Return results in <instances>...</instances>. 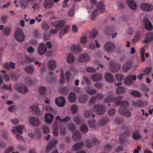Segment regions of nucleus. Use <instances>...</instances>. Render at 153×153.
I'll list each match as a JSON object with an SVG mask.
<instances>
[{
	"label": "nucleus",
	"instance_id": "1",
	"mask_svg": "<svg viewBox=\"0 0 153 153\" xmlns=\"http://www.w3.org/2000/svg\"><path fill=\"white\" fill-rule=\"evenodd\" d=\"M123 97L118 96L115 98L114 96H109L105 99L104 102L105 103L114 101L117 105H121V107L119 109V113L122 115L126 117H129L131 115L130 111L127 109L128 107V103L127 101H122Z\"/></svg>",
	"mask_w": 153,
	"mask_h": 153
},
{
	"label": "nucleus",
	"instance_id": "2",
	"mask_svg": "<svg viewBox=\"0 0 153 153\" xmlns=\"http://www.w3.org/2000/svg\"><path fill=\"white\" fill-rule=\"evenodd\" d=\"M65 21L64 20H59L55 22L53 24L55 28L58 30L62 29L59 33V36L62 38V36L66 33L70 29V27L68 25H66Z\"/></svg>",
	"mask_w": 153,
	"mask_h": 153
},
{
	"label": "nucleus",
	"instance_id": "3",
	"mask_svg": "<svg viewBox=\"0 0 153 153\" xmlns=\"http://www.w3.org/2000/svg\"><path fill=\"white\" fill-rule=\"evenodd\" d=\"M105 10V5L102 1H99L97 5V9L94 10L92 13L91 19L94 20L95 18L99 14V13H102Z\"/></svg>",
	"mask_w": 153,
	"mask_h": 153
},
{
	"label": "nucleus",
	"instance_id": "4",
	"mask_svg": "<svg viewBox=\"0 0 153 153\" xmlns=\"http://www.w3.org/2000/svg\"><path fill=\"white\" fill-rule=\"evenodd\" d=\"M14 35L15 39L20 42H23L25 38V36L20 28H18L16 29Z\"/></svg>",
	"mask_w": 153,
	"mask_h": 153
},
{
	"label": "nucleus",
	"instance_id": "5",
	"mask_svg": "<svg viewBox=\"0 0 153 153\" xmlns=\"http://www.w3.org/2000/svg\"><path fill=\"white\" fill-rule=\"evenodd\" d=\"M141 9L146 12H150L153 10V5L146 3H142L140 5Z\"/></svg>",
	"mask_w": 153,
	"mask_h": 153
},
{
	"label": "nucleus",
	"instance_id": "6",
	"mask_svg": "<svg viewBox=\"0 0 153 153\" xmlns=\"http://www.w3.org/2000/svg\"><path fill=\"white\" fill-rule=\"evenodd\" d=\"M110 71L113 72H116L120 68L121 66L120 64L116 63L113 61L111 62Z\"/></svg>",
	"mask_w": 153,
	"mask_h": 153
},
{
	"label": "nucleus",
	"instance_id": "7",
	"mask_svg": "<svg viewBox=\"0 0 153 153\" xmlns=\"http://www.w3.org/2000/svg\"><path fill=\"white\" fill-rule=\"evenodd\" d=\"M94 110L96 111L97 114H102L105 111V108L102 105L96 104L94 106Z\"/></svg>",
	"mask_w": 153,
	"mask_h": 153
},
{
	"label": "nucleus",
	"instance_id": "8",
	"mask_svg": "<svg viewBox=\"0 0 153 153\" xmlns=\"http://www.w3.org/2000/svg\"><path fill=\"white\" fill-rule=\"evenodd\" d=\"M144 23L145 27L146 29L149 30H152L153 26L151 23L148 19L147 17L145 16L143 20Z\"/></svg>",
	"mask_w": 153,
	"mask_h": 153
},
{
	"label": "nucleus",
	"instance_id": "9",
	"mask_svg": "<svg viewBox=\"0 0 153 153\" xmlns=\"http://www.w3.org/2000/svg\"><path fill=\"white\" fill-rule=\"evenodd\" d=\"M114 45L111 42H107L104 46L105 50L108 53L112 52L114 49Z\"/></svg>",
	"mask_w": 153,
	"mask_h": 153
},
{
	"label": "nucleus",
	"instance_id": "10",
	"mask_svg": "<svg viewBox=\"0 0 153 153\" xmlns=\"http://www.w3.org/2000/svg\"><path fill=\"white\" fill-rule=\"evenodd\" d=\"M15 88L18 92L22 94H26L28 92V88L24 85H21L20 86H16Z\"/></svg>",
	"mask_w": 153,
	"mask_h": 153
},
{
	"label": "nucleus",
	"instance_id": "11",
	"mask_svg": "<svg viewBox=\"0 0 153 153\" xmlns=\"http://www.w3.org/2000/svg\"><path fill=\"white\" fill-rule=\"evenodd\" d=\"M135 81L136 79V76L135 75H129L128 76L125 80V83L126 85H130L132 84V80Z\"/></svg>",
	"mask_w": 153,
	"mask_h": 153
},
{
	"label": "nucleus",
	"instance_id": "12",
	"mask_svg": "<svg viewBox=\"0 0 153 153\" xmlns=\"http://www.w3.org/2000/svg\"><path fill=\"white\" fill-rule=\"evenodd\" d=\"M47 48L45 45L41 43L39 46L37 51L38 53L40 55H43L46 51Z\"/></svg>",
	"mask_w": 153,
	"mask_h": 153
},
{
	"label": "nucleus",
	"instance_id": "13",
	"mask_svg": "<svg viewBox=\"0 0 153 153\" xmlns=\"http://www.w3.org/2000/svg\"><path fill=\"white\" fill-rule=\"evenodd\" d=\"M59 100L58 98H56L55 100L56 104L59 107L63 106L65 103V101L63 97H59Z\"/></svg>",
	"mask_w": 153,
	"mask_h": 153
},
{
	"label": "nucleus",
	"instance_id": "14",
	"mask_svg": "<svg viewBox=\"0 0 153 153\" xmlns=\"http://www.w3.org/2000/svg\"><path fill=\"white\" fill-rule=\"evenodd\" d=\"M30 124L33 126H36L39 125L40 122L39 119L35 117H30L29 119Z\"/></svg>",
	"mask_w": 153,
	"mask_h": 153
},
{
	"label": "nucleus",
	"instance_id": "15",
	"mask_svg": "<svg viewBox=\"0 0 153 153\" xmlns=\"http://www.w3.org/2000/svg\"><path fill=\"white\" fill-rule=\"evenodd\" d=\"M44 118L46 123L50 124L53 121V117L52 114L48 113L45 114Z\"/></svg>",
	"mask_w": 153,
	"mask_h": 153
},
{
	"label": "nucleus",
	"instance_id": "16",
	"mask_svg": "<svg viewBox=\"0 0 153 153\" xmlns=\"http://www.w3.org/2000/svg\"><path fill=\"white\" fill-rule=\"evenodd\" d=\"M147 103L145 102H143L141 100H137L136 101L133 102L132 105L135 107H142L146 105Z\"/></svg>",
	"mask_w": 153,
	"mask_h": 153
},
{
	"label": "nucleus",
	"instance_id": "17",
	"mask_svg": "<svg viewBox=\"0 0 153 153\" xmlns=\"http://www.w3.org/2000/svg\"><path fill=\"white\" fill-rule=\"evenodd\" d=\"M24 128L23 125H18L14 127L12 130L13 134H15L16 132L17 133L22 134V131Z\"/></svg>",
	"mask_w": 153,
	"mask_h": 153
},
{
	"label": "nucleus",
	"instance_id": "18",
	"mask_svg": "<svg viewBox=\"0 0 153 153\" xmlns=\"http://www.w3.org/2000/svg\"><path fill=\"white\" fill-rule=\"evenodd\" d=\"M102 77V76L99 73H96L92 74L90 76L91 79L94 81H97L100 80Z\"/></svg>",
	"mask_w": 153,
	"mask_h": 153
},
{
	"label": "nucleus",
	"instance_id": "19",
	"mask_svg": "<svg viewBox=\"0 0 153 153\" xmlns=\"http://www.w3.org/2000/svg\"><path fill=\"white\" fill-rule=\"evenodd\" d=\"M115 29L112 26H107L104 29L103 32L106 34L110 35L111 34L115 31Z\"/></svg>",
	"mask_w": 153,
	"mask_h": 153
},
{
	"label": "nucleus",
	"instance_id": "20",
	"mask_svg": "<svg viewBox=\"0 0 153 153\" xmlns=\"http://www.w3.org/2000/svg\"><path fill=\"white\" fill-rule=\"evenodd\" d=\"M72 138L73 140L76 142L79 140L81 138V133L79 131L76 130L74 131L73 134Z\"/></svg>",
	"mask_w": 153,
	"mask_h": 153
},
{
	"label": "nucleus",
	"instance_id": "21",
	"mask_svg": "<svg viewBox=\"0 0 153 153\" xmlns=\"http://www.w3.org/2000/svg\"><path fill=\"white\" fill-rule=\"evenodd\" d=\"M127 3L129 7L133 10H135L137 5L134 0H127Z\"/></svg>",
	"mask_w": 153,
	"mask_h": 153
},
{
	"label": "nucleus",
	"instance_id": "22",
	"mask_svg": "<svg viewBox=\"0 0 153 153\" xmlns=\"http://www.w3.org/2000/svg\"><path fill=\"white\" fill-rule=\"evenodd\" d=\"M57 143V142L56 140H54L50 142L46 147V152H48L51 149H53L55 147Z\"/></svg>",
	"mask_w": 153,
	"mask_h": 153
},
{
	"label": "nucleus",
	"instance_id": "23",
	"mask_svg": "<svg viewBox=\"0 0 153 153\" xmlns=\"http://www.w3.org/2000/svg\"><path fill=\"white\" fill-rule=\"evenodd\" d=\"M153 39V33L149 32L147 33L145 36V39L143 42L144 43H147Z\"/></svg>",
	"mask_w": 153,
	"mask_h": 153
},
{
	"label": "nucleus",
	"instance_id": "24",
	"mask_svg": "<svg viewBox=\"0 0 153 153\" xmlns=\"http://www.w3.org/2000/svg\"><path fill=\"white\" fill-rule=\"evenodd\" d=\"M89 59L88 55L86 53L81 54L79 57V61L85 62L88 61Z\"/></svg>",
	"mask_w": 153,
	"mask_h": 153
},
{
	"label": "nucleus",
	"instance_id": "25",
	"mask_svg": "<svg viewBox=\"0 0 153 153\" xmlns=\"http://www.w3.org/2000/svg\"><path fill=\"white\" fill-rule=\"evenodd\" d=\"M132 64L130 61L126 62L125 64L123 65V71L124 72L127 71L130 69L131 67Z\"/></svg>",
	"mask_w": 153,
	"mask_h": 153
},
{
	"label": "nucleus",
	"instance_id": "26",
	"mask_svg": "<svg viewBox=\"0 0 153 153\" xmlns=\"http://www.w3.org/2000/svg\"><path fill=\"white\" fill-rule=\"evenodd\" d=\"M56 62L54 60H51L48 63V68L49 70H52L56 67Z\"/></svg>",
	"mask_w": 153,
	"mask_h": 153
},
{
	"label": "nucleus",
	"instance_id": "27",
	"mask_svg": "<svg viewBox=\"0 0 153 153\" xmlns=\"http://www.w3.org/2000/svg\"><path fill=\"white\" fill-rule=\"evenodd\" d=\"M44 5L45 8H50L53 6V3L51 0H45L44 3Z\"/></svg>",
	"mask_w": 153,
	"mask_h": 153
},
{
	"label": "nucleus",
	"instance_id": "28",
	"mask_svg": "<svg viewBox=\"0 0 153 153\" xmlns=\"http://www.w3.org/2000/svg\"><path fill=\"white\" fill-rule=\"evenodd\" d=\"M68 99L69 101L71 102H73L76 100V95L75 93L71 92L69 94Z\"/></svg>",
	"mask_w": 153,
	"mask_h": 153
},
{
	"label": "nucleus",
	"instance_id": "29",
	"mask_svg": "<svg viewBox=\"0 0 153 153\" xmlns=\"http://www.w3.org/2000/svg\"><path fill=\"white\" fill-rule=\"evenodd\" d=\"M79 102L81 103L85 102L88 99V96L86 94L80 95L78 98Z\"/></svg>",
	"mask_w": 153,
	"mask_h": 153
},
{
	"label": "nucleus",
	"instance_id": "30",
	"mask_svg": "<svg viewBox=\"0 0 153 153\" xmlns=\"http://www.w3.org/2000/svg\"><path fill=\"white\" fill-rule=\"evenodd\" d=\"M105 80L109 82H112L114 81V78L111 74L107 73L105 74Z\"/></svg>",
	"mask_w": 153,
	"mask_h": 153
},
{
	"label": "nucleus",
	"instance_id": "31",
	"mask_svg": "<svg viewBox=\"0 0 153 153\" xmlns=\"http://www.w3.org/2000/svg\"><path fill=\"white\" fill-rule=\"evenodd\" d=\"M140 132L139 130H137L133 133L132 137L134 139L138 140L141 138L142 136L140 134Z\"/></svg>",
	"mask_w": 153,
	"mask_h": 153
},
{
	"label": "nucleus",
	"instance_id": "32",
	"mask_svg": "<svg viewBox=\"0 0 153 153\" xmlns=\"http://www.w3.org/2000/svg\"><path fill=\"white\" fill-rule=\"evenodd\" d=\"M71 50L72 51H78L80 52L82 51L80 48V45L79 44L78 45H73L71 47Z\"/></svg>",
	"mask_w": 153,
	"mask_h": 153
},
{
	"label": "nucleus",
	"instance_id": "33",
	"mask_svg": "<svg viewBox=\"0 0 153 153\" xmlns=\"http://www.w3.org/2000/svg\"><path fill=\"white\" fill-rule=\"evenodd\" d=\"M83 145L82 142L78 143L75 144L73 147V150L76 151L79 149Z\"/></svg>",
	"mask_w": 153,
	"mask_h": 153
},
{
	"label": "nucleus",
	"instance_id": "34",
	"mask_svg": "<svg viewBox=\"0 0 153 153\" xmlns=\"http://www.w3.org/2000/svg\"><path fill=\"white\" fill-rule=\"evenodd\" d=\"M83 120V119L81 117L76 116L74 118V121L75 123L78 125H80Z\"/></svg>",
	"mask_w": 153,
	"mask_h": 153
},
{
	"label": "nucleus",
	"instance_id": "35",
	"mask_svg": "<svg viewBox=\"0 0 153 153\" xmlns=\"http://www.w3.org/2000/svg\"><path fill=\"white\" fill-rule=\"evenodd\" d=\"M108 119L106 117H104L100 120L99 123V125L103 126L106 124L108 122Z\"/></svg>",
	"mask_w": 153,
	"mask_h": 153
},
{
	"label": "nucleus",
	"instance_id": "36",
	"mask_svg": "<svg viewBox=\"0 0 153 153\" xmlns=\"http://www.w3.org/2000/svg\"><path fill=\"white\" fill-rule=\"evenodd\" d=\"M67 62L69 63L74 62V58L73 55L72 54H69L67 56Z\"/></svg>",
	"mask_w": 153,
	"mask_h": 153
},
{
	"label": "nucleus",
	"instance_id": "37",
	"mask_svg": "<svg viewBox=\"0 0 153 153\" xmlns=\"http://www.w3.org/2000/svg\"><path fill=\"white\" fill-rule=\"evenodd\" d=\"M152 70V68L151 67H147L144 68L143 70V72L145 74V75H146L148 76Z\"/></svg>",
	"mask_w": 153,
	"mask_h": 153
},
{
	"label": "nucleus",
	"instance_id": "38",
	"mask_svg": "<svg viewBox=\"0 0 153 153\" xmlns=\"http://www.w3.org/2000/svg\"><path fill=\"white\" fill-rule=\"evenodd\" d=\"M25 70L27 73L30 74H32L34 71V69L32 66H28L26 67Z\"/></svg>",
	"mask_w": 153,
	"mask_h": 153
},
{
	"label": "nucleus",
	"instance_id": "39",
	"mask_svg": "<svg viewBox=\"0 0 153 153\" xmlns=\"http://www.w3.org/2000/svg\"><path fill=\"white\" fill-rule=\"evenodd\" d=\"M141 38V34L139 32H137L133 39L134 42H137L140 40Z\"/></svg>",
	"mask_w": 153,
	"mask_h": 153
},
{
	"label": "nucleus",
	"instance_id": "40",
	"mask_svg": "<svg viewBox=\"0 0 153 153\" xmlns=\"http://www.w3.org/2000/svg\"><path fill=\"white\" fill-rule=\"evenodd\" d=\"M98 32L95 30L94 29L91 32L90 36V39L94 38L97 35Z\"/></svg>",
	"mask_w": 153,
	"mask_h": 153
},
{
	"label": "nucleus",
	"instance_id": "41",
	"mask_svg": "<svg viewBox=\"0 0 153 153\" xmlns=\"http://www.w3.org/2000/svg\"><path fill=\"white\" fill-rule=\"evenodd\" d=\"M30 108L33 111L35 112H39V110L38 107V105H33L30 107Z\"/></svg>",
	"mask_w": 153,
	"mask_h": 153
},
{
	"label": "nucleus",
	"instance_id": "42",
	"mask_svg": "<svg viewBox=\"0 0 153 153\" xmlns=\"http://www.w3.org/2000/svg\"><path fill=\"white\" fill-rule=\"evenodd\" d=\"M42 28L44 30H47L49 29V26L47 22L43 21L42 25Z\"/></svg>",
	"mask_w": 153,
	"mask_h": 153
},
{
	"label": "nucleus",
	"instance_id": "43",
	"mask_svg": "<svg viewBox=\"0 0 153 153\" xmlns=\"http://www.w3.org/2000/svg\"><path fill=\"white\" fill-rule=\"evenodd\" d=\"M131 91L129 92V93L132 95L137 97H141L140 94L137 91H131L130 90H129V91Z\"/></svg>",
	"mask_w": 153,
	"mask_h": 153
},
{
	"label": "nucleus",
	"instance_id": "44",
	"mask_svg": "<svg viewBox=\"0 0 153 153\" xmlns=\"http://www.w3.org/2000/svg\"><path fill=\"white\" fill-rule=\"evenodd\" d=\"M125 91L124 87L121 86H119L117 88L116 93L117 94H119L124 93Z\"/></svg>",
	"mask_w": 153,
	"mask_h": 153
},
{
	"label": "nucleus",
	"instance_id": "45",
	"mask_svg": "<svg viewBox=\"0 0 153 153\" xmlns=\"http://www.w3.org/2000/svg\"><path fill=\"white\" fill-rule=\"evenodd\" d=\"M60 91L62 94L66 95L68 93V88L67 87H64L60 89Z\"/></svg>",
	"mask_w": 153,
	"mask_h": 153
},
{
	"label": "nucleus",
	"instance_id": "46",
	"mask_svg": "<svg viewBox=\"0 0 153 153\" xmlns=\"http://www.w3.org/2000/svg\"><path fill=\"white\" fill-rule=\"evenodd\" d=\"M80 130L82 133H85L88 131V128L86 125H83L81 127Z\"/></svg>",
	"mask_w": 153,
	"mask_h": 153
},
{
	"label": "nucleus",
	"instance_id": "47",
	"mask_svg": "<svg viewBox=\"0 0 153 153\" xmlns=\"http://www.w3.org/2000/svg\"><path fill=\"white\" fill-rule=\"evenodd\" d=\"M77 107L75 105H73L71 106V111L73 114H75L77 112Z\"/></svg>",
	"mask_w": 153,
	"mask_h": 153
},
{
	"label": "nucleus",
	"instance_id": "48",
	"mask_svg": "<svg viewBox=\"0 0 153 153\" xmlns=\"http://www.w3.org/2000/svg\"><path fill=\"white\" fill-rule=\"evenodd\" d=\"M75 14V10L74 7H72L69 10L68 13V15L69 16H74Z\"/></svg>",
	"mask_w": 153,
	"mask_h": 153
},
{
	"label": "nucleus",
	"instance_id": "49",
	"mask_svg": "<svg viewBox=\"0 0 153 153\" xmlns=\"http://www.w3.org/2000/svg\"><path fill=\"white\" fill-rule=\"evenodd\" d=\"M87 93L90 95H94L95 94L97 91L94 89H88L86 90Z\"/></svg>",
	"mask_w": 153,
	"mask_h": 153
},
{
	"label": "nucleus",
	"instance_id": "50",
	"mask_svg": "<svg viewBox=\"0 0 153 153\" xmlns=\"http://www.w3.org/2000/svg\"><path fill=\"white\" fill-rule=\"evenodd\" d=\"M60 83L62 84L64 82V76L63 71H62L60 74V79L59 80Z\"/></svg>",
	"mask_w": 153,
	"mask_h": 153
},
{
	"label": "nucleus",
	"instance_id": "51",
	"mask_svg": "<svg viewBox=\"0 0 153 153\" xmlns=\"http://www.w3.org/2000/svg\"><path fill=\"white\" fill-rule=\"evenodd\" d=\"M25 59L29 63L33 62L35 60L34 58L30 57L27 56H25Z\"/></svg>",
	"mask_w": 153,
	"mask_h": 153
},
{
	"label": "nucleus",
	"instance_id": "52",
	"mask_svg": "<svg viewBox=\"0 0 153 153\" xmlns=\"http://www.w3.org/2000/svg\"><path fill=\"white\" fill-rule=\"evenodd\" d=\"M135 30V28L134 27H129L127 30V33L130 35L132 34Z\"/></svg>",
	"mask_w": 153,
	"mask_h": 153
},
{
	"label": "nucleus",
	"instance_id": "53",
	"mask_svg": "<svg viewBox=\"0 0 153 153\" xmlns=\"http://www.w3.org/2000/svg\"><path fill=\"white\" fill-rule=\"evenodd\" d=\"M114 123H115L120 124L123 122V119L121 118L117 117L114 120Z\"/></svg>",
	"mask_w": 153,
	"mask_h": 153
},
{
	"label": "nucleus",
	"instance_id": "54",
	"mask_svg": "<svg viewBox=\"0 0 153 153\" xmlns=\"http://www.w3.org/2000/svg\"><path fill=\"white\" fill-rule=\"evenodd\" d=\"M46 88L43 86L41 87L39 89L40 94H44L46 92Z\"/></svg>",
	"mask_w": 153,
	"mask_h": 153
},
{
	"label": "nucleus",
	"instance_id": "55",
	"mask_svg": "<svg viewBox=\"0 0 153 153\" xmlns=\"http://www.w3.org/2000/svg\"><path fill=\"white\" fill-rule=\"evenodd\" d=\"M92 114V111L90 110H87L84 113V116L85 117L88 118L90 117Z\"/></svg>",
	"mask_w": 153,
	"mask_h": 153
},
{
	"label": "nucleus",
	"instance_id": "56",
	"mask_svg": "<svg viewBox=\"0 0 153 153\" xmlns=\"http://www.w3.org/2000/svg\"><path fill=\"white\" fill-rule=\"evenodd\" d=\"M87 147L88 148H91L92 146V142L89 140H87L85 143Z\"/></svg>",
	"mask_w": 153,
	"mask_h": 153
},
{
	"label": "nucleus",
	"instance_id": "57",
	"mask_svg": "<svg viewBox=\"0 0 153 153\" xmlns=\"http://www.w3.org/2000/svg\"><path fill=\"white\" fill-rule=\"evenodd\" d=\"M42 130L43 131L44 133L47 134L50 132V130L49 128L46 126H44L43 127Z\"/></svg>",
	"mask_w": 153,
	"mask_h": 153
},
{
	"label": "nucleus",
	"instance_id": "58",
	"mask_svg": "<svg viewBox=\"0 0 153 153\" xmlns=\"http://www.w3.org/2000/svg\"><path fill=\"white\" fill-rule=\"evenodd\" d=\"M11 30L10 28H6L4 30V33L5 34L9 35L10 33Z\"/></svg>",
	"mask_w": 153,
	"mask_h": 153
},
{
	"label": "nucleus",
	"instance_id": "59",
	"mask_svg": "<svg viewBox=\"0 0 153 153\" xmlns=\"http://www.w3.org/2000/svg\"><path fill=\"white\" fill-rule=\"evenodd\" d=\"M115 78L117 81H121L123 79V76L120 74H117L115 76Z\"/></svg>",
	"mask_w": 153,
	"mask_h": 153
},
{
	"label": "nucleus",
	"instance_id": "60",
	"mask_svg": "<svg viewBox=\"0 0 153 153\" xmlns=\"http://www.w3.org/2000/svg\"><path fill=\"white\" fill-rule=\"evenodd\" d=\"M88 124L91 128H94L95 127L94 122L92 120H89L88 121Z\"/></svg>",
	"mask_w": 153,
	"mask_h": 153
},
{
	"label": "nucleus",
	"instance_id": "61",
	"mask_svg": "<svg viewBox=\"0 0 153 153\" xmlns=\"http://www.w3.org/2000/svg\"><path fill=\"white\" fill-rule=\"evenodd\" d=\"M68 126L69 129L71 131H74L76 128L75 125L72 123L69 124Z\"/></svg>",
	"mask_w": 153,
	"mask_h": 153
},
{
	"label": "nucleus",
	"instance_id": "62",
	"mask_svg": "<svg viewBox=\"0 0 153 153\" xmlns=\"http://www.w3.org/2000/svg\"><path fill=\"white\" fill-rule=\"evenodd\" d=\"M87 71L89 73L94 72L96 71L95 68L91 67H88L86 68Z\"/></svg>",
	"mask_w": 153,
	"mask_h": 153
},
{
	"label": "nucleus",
	"instance_id": "63",
	"mask_svg": "<svg viewBox=\"0 0 153 153\" xmlns=\"http://www.w3.org/2000/svg\"><path fill=\"white\" fill-rule=\"evenodd\" d=\"M94 86L97 88L100 89L102 87V84L100 82H97L95 84Z\"/></svg>",
	"mask_w": 153,
	"mask_h": 153
},
{
	"label": "nucleus",
	"instance_id": "64",
	"mask_svg": "<svg viewBox=\"0 0 153 153\" xmlns=\"http://www.w3.org/2000/svg\"><path fill=\"white\" fill-rule=\"evenodd\" d=\"M14 150V147L13 146H11L8 148L5 151L4 153H9L13 151Z\"/></svg>",
	"mask_w": 153,
	"mask_h": 153
}]
</instances>
